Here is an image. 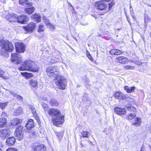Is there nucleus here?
Wrapping results in <instances>:
<instances>
[{
    "label": "nucleus",
    "mask_w": 151,
    "mask_h": 151,
    "mask_svg": "<svg viewBox=\"0 0 151 151\" xmlns=\"http://www.w3.org/2000/svg\"><path fill=\"white\" fill-rule=\"evenodd\" d=\"M110 54L111 55H115V49H112L110 51Z\"/></svg>",
    "instance_id": "obj_50"
},
{
    "label": "nucleus",
    "mask_w": 151,
    "mask_h": 151,
    "mask_svg": "<svg viewBox=\"0 0 151 151\" xmlns=\"http://www.w3.org/2000/svg\"><path fill=\"white\" fill-rule=\"evenodd\" d=\"M10 93L12 95L14 96V97H16L17 94L15 93V92L12 91H10Z\"/></svg>",
    "instance_id": "obj_52"
},
{
    "label": "nucleus",
    "mask_w": 151,
    "mask_h": 151,
    "mask_svg": "<svg viewBox=\"0 0 151 151\" xmlns=\"http://www.w3.org/2000/svg\"><path fill=\"white\" fill-rule=\"evenodd\" d=\"M137 64L139 65H142V63H140V62H138V63H137Z\"/></svg>",
    "instance_id": "obj_57"
},
{
    "label": "nucleus",
    "mask_w": 151,
    "mask_h": 151,
    "mask_svg": "<svg viewBox=\"0 0 151 151\" xmlns=\"http://www.w3.org/2000/svg\"><path fill=\"white\" fill-rule=\"evenodd\" d=\"M115 113L120 115H124L126 113V110L123 108L116 107L114 109Z\"/></svg>",
    "instance_id": "obj_15"
},
{
    "label": "nucleus",
    "mask_w": 151,
    "mask_h": 151,
    "mask_svg": "<svg viewBox=\"0 0 151 151\" xmlns=\"http://www.w3.org/2000/svg\"><path fill=\"white\" fill-rule=\"evenodd\" d=\"M11 61L17 65L20 64L22 62V58L21 55L17 53L12 54Z\"/></svg>",
    "instance_id": "obj_6"
},
{
    "label": "nucleus",
    "mask_w": 151,
    "mask_h": 151,
    "mask_svg": "<svg viewBox=\"0 0 151 151\" xmlns=\"http://www.w3.org/2000/svg\"><path fill=\"white\" fill-rule=\"evenodd\" d=\"M22 126H19L16 129L15 131V136L19 140H20L23 137V134L22 132Z\"/></svg>",
    "instance_id": "obj_9"
},
{
    "label": "nucleus",
    "mask_w": 151,
    "mask_h": 151,
    "mask_svg": "<svg viewBox=\"0 0 151 151\" xmlns=\"http://www.w3.org/2000/svg\"><path fill=\"white\" fill-rule=\"evenodd\" d=\"M16 140L15 138L13 137H9L6 140V143L9 146H12L15 143Z\"/></svg>",
    "instance_id": "obj_18"
},
{
    "label": "nucleus",
    "mask_w": 151,
    "mask_h": 151,
    "mask_svg": "<svg viewBox=\"0 0 151 151\" xmlns=\"http://www.w3.org/2000/svg\"><path fill=\"white\" fill-rule=\"evenodd\" d=\"M135 122L132 123V124L133 125L138 127L140 125L141 121L140 118L137 117L135 119Z\"/></svg>",
    "instance_id": "obj_26"
},
{
    "label": "nucleus",
    "mask_w": 151,
    "mask_h": 151,
    "mask_svg": "<svg viewBox=\"0 0 151 151\" xmlns=\"http://www.w3.org/2000/svg\"><path fill=\"white\" fill-rule=\"evenodd\" d=\"M50 103L51 105L53 106H57L58 105V102L54 99H51Z\"/></svg>",
    "instance_id": "obj_34"
},
{
    "label": "nucleus",
    "mask_w": 151,
    "mask_h": 151,
    "mask_svg": "<svg viewBox=\"0 0 151 151\" xmlns=\"http://www.w3.org/2000/svg\"><path fill=\"white\" fill-rule=\"evenodd\" d=\"M125 100L130 103L133 104L134 103L135 100L133 97H131L130 96L126 95Z\"/></svg>",
    "instance_id": "obj_29"
},
{
    "label": "nucleus",
    "mask_w": 151,
    "mask_h": 151,
    "mask_svg": "<svg viewBox=\"0 0 151 151\" xmlns=\"http://www.w3.org/2000/svg\"><path fill=\"white\" fill-rule=\"evenodd\" d=\"M36 25L35 23L32 22L27 26L23 27V28L27 33L32 32L35 29Z\"/></svg>",
    "instance_id": "obj_11"
},
{
    "label": "nucleus",
    "mask_w": 151,
    "mask_h": 151,
    "mask_svg": "<svg viewBox=\"0 0 151 151\" xmlns=\"http://www.w3.org/2000/svg\"><path fill=\"white\" fill-rule=\"evenodd\" d=\"M112 131V130L111 128H108L107 129L106 128L104 129V132H105L106 135H108L111 133Z\"/></svg>",
    "instance_id": "obj_41"
},
{
    "label": "nucleus",
    "mask_w": 151,
    "mask_h": 151,
    "mask_svg": "<svg viewBox=\"0 0 151 151\" xmlns=\"http://www.w3.org/2000/svg\"><path fill=\"white\" fill-rule=\"evenodd\" d=\"M25 127L27 130H30L33 127L34 125L33 120L32 119H29L26 124Z\"/></svg>",
    "instance_id": "obj_21"
},
{
    "label": "nucleus",
    "mask_w": 151,
    "mask_h": 151,
    "mask_svg": "<svg viewBox=\"0 0 151 151\" xmlns=\"http://www.w3.org/2000/svg\"><path fill=\"white\" fill-rule=\"evenodd\" d=\"M124 88L127 93H131L134 91L135 87L134 86L129 87L128 86H125L124 87Z\"/></svg>",
    "instance_id": "obj_22"
},
{
    "label": "nucleus",
    "mask_w": 151,
    "mask_h": 151,
    "mask_svg": "<svg viewBox=\"0 0 151 151\" xmlns=\"http://www.w3.org/2000/svg\"><path fill=\"white\" fill-rule=\"evenodd\" d=\"M144 149V148L143 147V146H142L141 148V150L140 151H142V150H143Z\"/></svg>",
    "instance_id": "obj_63"
},
{
    "label": "nucleus",
    "mask_w": 151,
    "mask_h": 151,
    "mask_svg": "<svg viewBox=\"0 0 151 151\" xmlns=\"http://www.w3.org/2000/svg\"><path fill=\"white\" fill-rule=\"evenodd\" d=\"M48 112L49 115L52 117L53 122L56 126L61 124L64 122V116L61 115L58 110L55 109H50Z\"/></svg>",
    "instance_id": "obj_1"
},
{
    "label": "nucleus",
    "mask_w": 151,
    "mask_h": 151,
    "mask_svg": "<svg viewBox=\"0 0 151 151\" xmlns=\"http://www.w3.org/2000/svg\"><path fill=\"white\" fill-rule=\"evenodd\" d=\"M16 51L19 53L24 52L25 50V45L22 43L16 42L15 44Z\"/></svg>",
    "instance_id": "obj_7"
},
{
    "label": "nucleus",
    "mask_w": 151,
    "mask_h": 151,
    "mask_svg": "<svg viewBox=\"0 0 151 151\" xmlns=\"http://www.w3.org/2000/svg\"><path fill=\"white\" fill-rule=\"evenodd\" d=\"M29 19V18L28 16L23 15L18 17V22L21 24H25L28 21Z\"/></svg>",
    "instance_id": "obj_14"
},
{
    "label": "nucleus",
    "mask_w": 151,
    "mask_h": 151,
    "mask_svg": "<svg viewBox=\"0 0 151 151\" xmlns=\"http://www.w3.org/2000/svg\"><path fill=\"white\" fill-rule=\"evenodd\" d=\"M103 1H104L105 2H109L111 0H102Z\"/></svg>",
    "instance_id": "obj_60"
},
{
    "label": "nucleus",
    "mask_w": 151,
    "mask_h": 151,
    "mask_svg": "<svg viewBox=\"0 0 151 151\" xmlns=\"http://www.w3.org/2000/svg\"><path fill=\"white\" fill-rule=\"evenodd\" d=\"M55 134L60 139H61L63 136V134L61 132H55Z\"/></svg>",
    "instance_id": "obj_42"
},
{
    "label": "nucleus",
    "mask_w": 151,
    "mask_h": 151,
    "mask_svg": "<svg viewBox=\"0 0 151 151\" xmlns=\"http://www.w3.org/2000/svg\"><path fill=\"white\" fill-rule=\"evenodd\" d=\"M22 120L21 119L18 118H15L13 119L12 121L11 122V124L13 126H15L19 124L22 122Z\"/></svg>",
    "instance_id": "obj_24"
},
{
    "label": "nucleus",
    "mask_w": 151,
    "mask_h": 151,
    "mask_svg": "<svg viewBox=\"0 0 151 151\" xmlns=\"http://www.w3.org/2000/svg\"><path fill=\"white\" fill-rule=\"evenodd\" d=\"M31 17L32 19H34L38 22H40L41 21V16L37 14H35L32 15L31 16Z\"/></svg>",
    "instance_id": "obj_27"
},
{
    "label": "nucleus",
    "mask_w": 151,
    "mask_h": 151,
    "mask_svg": "<svg viewBox=\"0 0 151 151\" xmlns=\"http://www.w3.org/2000/svg\"><path fill=\"white\" fill-rule=\"evenodd\" d=\"M11 76H10L8 73H5V71L0 68V77L4 79H7L11 78Z\"/></svg>",
    "instance_id": "obj_19"
},
{
    "label": "nucleus",
    "mask_w": 151,
    "mask_h": 151,
    "mask_svg": "<svg viewBox=\"0 0 151 151\" xmlns=\"http://www.w3.org/2000/svg\"><path fill=\"white\" fill-rule=\"evenodd\" d=\"M114 3L113 2H111L109 4V9H110L114 5Z\"/></svg>",
    "instance_id": "obj_54"
},
{
    "label": "nucleus",
    "mask_w": 151,
    "mask_h": 151,
    "mask_svg": "<svg viewBox=\"0 0 151 151\" xmlns=\"http://www.w3.org/2000/svg\"><path fill=\"white\" fill-rule=\"evenodd\" d=\"M136 116V114H135L129 113L127 116L128 120H132L134 119Z\"/></svg>",
    "instance_id": "obj_36"
},
{
    "label": "nucleus",
    "mask_w": 151,
    "mask_h": 151,
    "mask_svg": "<svg viewBox=\"0 0 151 151\" xmlns=\"http://www.w3.org/2000/svg\"><path fill=\"white\" fill-rule=\"evenodd\" d=\"M130 13H131V16H132V17H133V18H134V19H135L134 18H135V17H134V14L133 13V12H130Z\"/></svg>",
    "instance_id": "obj_56"
},
{
    "label": "nucleus",
    "mask_w": 151,
    "mask_h": 151,
    "mask_svg": "<svg viewBox=\"0 0 151 151\" xmlns=\"http://www.w3.org/2000/svg\"><path fill=\"white\" fill-rule=\"evenodd\" d=\"M47 75L50 77H56L59 73V70L57 66H50L46 69Z\"/></svg>",
    "instance_id": "obj_4"
},
{
    "label": "nucleus",
    "mask_w": 151,
    "mask_h": 151,
    "mask_svg": "<svg viewBox=\"0 0 151 151\" xmlns=\"http://www.w3.org/2000/svg\"><path fill=\"white\" fill-rule=\"evenodd\" d=\"M8 104V103L7 102L4 103L0 102V108H1L2 109H4L7 106Z\"/></svg>",
    "instance_id": "obj_38"
},
{
    "label": "nucleus",
    "mask_w": 151,
    "mask_h": 151,
    "mask_svg": "<svg viewBox=\"0 0 151 151\" xmlns=\"http://www.w3.org/2000/svg\"><path fill=\"white\" fill-rule=\"evenodd\" d=\"M90 55V54L89 52L88 51H86V55H87V56L88 55Z\"/></svg>",
    "instance_id": "obj_58"
},
{
    "label": "nucleus",
    "mask_w": 151,
    "mask_h": 151,
    "mask_svg": "<svg viewBox=\"0 0 151 151\" xmlns=\"http://www.w3.org/2000/svg\"><path fill=\"white\" fill-rule=\"evenodd\" d=\"M42 106L43 109H44L45 112L47 110L48 106V105L47 104L45 103L44 102H42Z\"/></svg>",
    "instance_id": "obj_39"
},
{
    "label": "nucleus",
    "mask_w": 151,
    "mask_h": 151,
    "mask_svg": "<svg viewBox=\"0 0 151 151\" xmlns=\"http://www.w3.org/2000/svg\"><path fill=\"white\" fill-rule=\"evenodd\" d=\"M22 112V109L20 107H18L14 111V115H15L19 114Z\"/></svg>",
    "instance_id": "obj_31"
},
{
    "label": "nucleus",
    "mask_w": 151,
    "mask_h": 151,
    "mask_svg": "<svg viewBox=\"0 0 151 151\" xmlns=\"http://www.w3.org/2000/svg\"><path fill=\"white\" fill-rule=\"evenodd\" d=\"M32 61L30 60H26L22 63V66L19 68L20 70L30 71Z\"/></svg>",
    "instance_id": "obj_5"
},
{
    "label": "nucleus",
    "mask_w": 151,
    "mask_h": 151,
    "mask_svg": "<svg viewBox=\"0 0 151 151\" xmlns=\"http://www.w3.org/2000/svg\"><path fill=\"white\" fill-rule=\"evenodd\" d=\"M125 94L122 92H116L114 94V96L116 99L124 100L126 98Z\"/></svg>",
    "instance_id": "obj_17"
},
{
    "label": "nucleus",
    "mask_w": 151,
    "mask_h": 151,
    "mask_svg": "<svg viewBox=\"0 0 151 151\" xmlns=\"http://www.w3.org/2000/svg\"><path fill=\"white\" fill-rule=\"evenodd\" d=\"M116 61L122 64L127 63L129 62L128 58L123 56H119L115 58Z\"/></svg>",
    "instance_id": "obj_13"
},
{
    "label": "nucleus",
    "mask_w": 151,
    "mask_h": 151,
    "mask_svg": "<svg viewBox=\"0 0 151 151\" xmlns=\"http://www.w3.org/2000/svg\"><path fill=\"white\" fill-rule=\"evenodd\" d=\"M47 26L49 28L50 30L52 31L55 28L54 25L50 23Z\"/></svg>",
    "instance_id": "obj_40"
},
{
    "label": "nucleus",
    "mask_w": 151,
    "mask_h": 151,
    "mask_svg": "<svg viewBox=\"0 0 151 151\" xmlns=\"http://www.w3.org/2000/svg\"><path fill=\"white\" fill-rule=\"evenodd\" d=\"M29 84L32 86L34 87H37V82L35 79H32L29 80Z\"/></svg>",
    "instance_id": "obj_28"
},
{
    "label": "nucleus",
    "mask_w": 151,
    "mask_h": 151,
    "mask_svg": "<svg viewBox=\"0 0 151 151\" xmlns=\"http://www.w3.org/2000/svg\"><path fill=\"white\" fill-rule=\"evenodd\" d=\"M122 54L123 52L121 51L118 49H115V55H119Z\"/></svg>",
    "instance_id": "obj_48"
},
{
    "label": "nucleus",
    "mask_w": 151,
    "mask_h": 151,
    "mask_svg": "<svg viewBox=\"0 0 151 151\" xmlns=\"http://www.w3.org/2000/svg\"><path fill=\"white\" fill-rule=\"evenodd\" d=\"M51 62L52 63H55V61H53L52 60H51Z\"/></svg>",
    "instance_id": "obj_64"
},
{
    "label": "nucleus",
    "mask_w": 151,
    "mask_h": 151,
    "mask_svg": "<svg viewBox=\"0 0 151 151\" xmlns=\"http://www.w3.org/2000/svg\"><path fill=\"white\" fill-rule=\"evenodd\" d=\"M6 116V114L4 112H2L1 115V117H4V116Z\"/></svg>",
    "instance_id": "obj_55"
},
{
    "label": "nucleus",
    "mask_w": 151,
    "mask_h": 151,
    "mask_svg": "<svg viewBox=\"0 0 151 151\" xmlns=\"http://www.w3.org/2000/svg\"><path fill=\"white\" fill-rule=\"evenodd\" d=\"M6 151H17V150L15 148H9L6 150Z\"/></svg>",
    "instance_id": "obj_49"
},
{
    "label": "nucleus",
    "mask_w": 151,
    "mask_h": 151,
    "mask_svg": "<svg viewBox=\"0 0 151 151\" xmlns=\"http://www.w3.org/2000/svg\"><path fill=\"white\" fill-rule=\"evenodd\" d=\"M144 21L145 22H147L150 21V19L148 15L145 14L144 15Z\"/></svg>",
    "instance_id": "obj_44"
},
{
    "label": "nucleus",
    "mask_w": 151,
    "mask_h": 151,
    "mask_svg": "<svg viewBox=\"0 0 151 151\" xmlns=\"http://www.w3.org/2000/svg\"><path fill=\"white\" fill-rule=\"evenodd\" d=\"M15 97L17 99H19V100H22L23 99V97L22 96L17 94V95Z\"/></svg>",
    "instance_id": "obj_51"
},
{
    "label": "nucleus",
    "mask_w": 151,
    "mask_h": 151,
    "mask_svg": "<svg viewBox=\"0 0 151 151\" xmlns=\"http://www.w3.org/2000/svg\"><path fill=\"white\" fill-rule=\"evenodd\" d=\"M7 119L5 117L0 118V128H2L6 125Z\"/></svg>",
    "instance_id": "obj_23"
},
{
    "label": "nucleus",
    "mask_w": 151,
    "mask_h": 151,
    "mask_svg": "<svg viewBox=\"0 0 151 151\" xmlns=\"http://www.w3.org/2000/svg\"><path fill=\"white\" fill-rule=\"evenodd\" d=\"M89 132L87 131H83L81 133L80 136L83 137H88L89 136Z\"/></svg>",
    "instance_id": "obj_33"
},
{
    "label": "nucleus",
    "mask_w": 151,
    "mask_h": 151,
    "mask_svg": "<svg viewBox=\"0 0 151 151\" xmlns=\"http://www.w3.org/2000/svg\"><path fill=\"white\" fill-rule=\"evenodd\" d=\"M31 69L30 71L33 72H37L39 71V66L37 65L34 62L32 61L31 67Z\"/></svg>",
    "instance_id": "obj_20"
},
{
    "label": "nucleus",
    "mask_w": 151,
    "mask_h": 151,
    "mask_svg": "<svg viewBox=\"0 0 151 151\" xmlns=\"http://www.w3.org/2000/svg\"><path fill=\"white\" fill-rule=\"evenodd\" d=\"M19 3L23 5H28L31 6L32 4V3L29 2L28 0H19Z\"/></svg>",
    "instance_id": "obj_30"
},
{
    "label": "nucleus",
    "mask_w": 151,
    "mask_h": 151,
    "mask_svg": "<svg viewBox=\"0 0 151 151\" xmlns=\"http://www.w3.org/2000/svg\"><path fill=\"white\" fill-rule=\"evenodd\" d=\"M30 108L32 111V113L33 114L35 117H36V119H37V118L38 119V117L37 116V113L36 112V110L35 108L32 106H30Z\"/></svg>",
    "instance_id": "obj_35"
},
{
    "label": "nucleus",
    "mask_w": 151,
    "mask_h": 151,
    "mask_svg": "<svg viewBox=\"0 0 151 151\" xmlns=\"http://www.w3.org/2000/svg\"><path fill=\"white\" fill-rule=\"evenodd\" d=\"M127 109L128 111H133L135 112L136 111V108L130 105H129L128 106Z\"/></svg>",
    "instance_id": "obj_37"
},
{
    "label": "nucleus",
    "mask_w": 151,
    "mask_h": 151,
    "mask_svg": "<svg viewBox=\"0 0 151 151\" xmlns=\"http://www.w3.org/2000/svg\"><path fill=\"white\" fill-rule=\"evenodd\" d=\"M95 5L97 9L101 10H106L107 7V5L104 3L102 1L96 2L95 3Z\"/></svg>",
    "instance_id": "obj_10"
},
{
    "label": "nucleus",
    "mask_w": 151,
    "mask_h": 151,
    "mask_svg": "<svg viewBox=\"0 0 151 151\" xmlns=\"http://www.w3.org/2000/svg\"><path fill=\"white\" fill-rule=\"evenodd\" d=\"M6 19L10 22L17 21L18 22V16L13 13H9L8 17H6Z\"/></svg>",
    "instance_id": "obj_12"
},
{
    "label": "nucleus",
    "mask_w": 151,
    "mask_h": 151,
    "mask_svg": "<svg viewBox=\"0 0 151 151\" xmlns=\"http://www.w3.org/2000/svg\"><path fill=\"white\" fill-rule=\"evenodd\" d=\"M33 148L35 151H45L46 150V147L43 145L41 144L34 146Z\"/></svg>",
    "instance_id": "obj_16"
},
{
    "label": "nucleus",
    "mask_w": 151,
    "mask_h": 151,
    "mask_svg": "<svg viewBox=\"0 0 151 151\" xmlns=\"http://www.w3.org/2000/svg\"><path fill=\"white\" fill-rule=\"evenodd\" d=\"M11 132L9 129H4L0 130V137L4 139L9 136Z\"/></svg>",
    "instance_id": "obj_8"
},
{
    "label": "nucleus",
    "mask_w": 151,
    "mask_h": 151,
    "mask_svg": "<svg viewBox=\"0 0 151 151\" xmlns=\"http://www.w3.org/2000/svg\"><path fill=\"white\" fill-rule=\"evenodd\" d=\"M0 46L2 49H4L6 52H11L14 49V47L12 43L8 40H0Z\"/></svg>",
    "instance_id": "obj_2"
},
{
    "label": "nucleus",
    "mask_w": 151,
    "mask_h": 151,
    "mask_svg": "<svg viewBox=\"0 0 151 151\" xmlns=\"http://www.w3.org/2000/svg\"><path fill=\"white\" fill-rule=\"evenodd\" d=\"M127 20L128 21V22L129 23H130L129 21L130 20V19L129 18V17H127Z\"/></svg>",
    "instance_id": "obj_61"
},
{
    "label": "nucleus",
    "mask_w": 151,
    "mask_h": 151,
    "mask_svg": "<svg viewBox=\"0 0 151 151\" xmlns=\"http://www.w3.org/2000/svg\"><path fill=\"white\" fill-rule=\"evenodd\" d=\"M21 74L23 76L27 78H29L33 76L32 73L27 72H22Z\"/></svg>",
    "instance_id": "obj_32"
},
{
    "label": "nucleus",
    "mask_w": 151,
    "mask_h": 151,
    "mask_svg": "<svg viewBox=\"0 0 151 151\" xmlns=\"http://www.w3.org/2000/svg\"><path fill=\"white\" fill-rule=\"evenodd\" d=\"M124 68L126 69L134 70V66L129 65H126L124 66Z\"/></svg>",
    "instance_id": "obj_46"
},
{
    "label": "nucleus",
    "mask_w": 151,
    "mask_h": 151,
    "mask_svg": "<svg viewBox=\"0 0 151 151\" xmlns=\"http://www.w3.org/2000/svg\"><path fill=\"white\" fill-rule=\"evenodd\" d=\"M43 18L46 25L47 26L50 23L49 22V20L45 17H43Z\"/></svg>",
    "instance_id": "obj_45"
},
{
    "label": "nucleus",
    "mask_w": 151,
    "mask_h": 151,
    "mask_svg": "<svg viewBox=\"0 0 151 151\" xmlns=\"http://www.w3.org/2000/svg\"><path fill=\"white\" fill-rule=\"evenodd\" d=\"M36 135V133L35 132H30L29 136L31 137L35 138Z\"/></svg>",
    "instance_id": "obj_47"
},
{
    "label": "nucleus",
    "mask_w": 151,
    "mask_h": 151,
    "mask_svg": "<svg viewBox=\"0 0 151 151\" xmlns=\"http://www.w3.org/2000/svg\"><path fill=\"white\" fill-rule=\"evenodd\" d=\"M44 26L43 25H40L38 28V32H40L44 31Z\"/></svg>",
    "instance_id": "obj_43"
},
{
    "label": "nucleus",
    "mask_w": 151,
    "mask_h": 151,
    "mask_svg": "<svg viewBox=\"0 0 151 151\" xmlns=\"http://www.w3.org/2000/svg\"><path fill=\"white\" fill-rule=\"evenodd\" d=\"M42 99L43 100L46 101L47 100V99L45 97H43V98H42Z\"/></svg>",
    "instance_id": "obj_62"
},
{
    "label": "nucleus",
    "mask_w": 151,
    "mask_h": 151,
    "mask_svg": "<svg viewBox=\"0 0 151 151\" xmlns=\"http://www.w3.org/2000/svg\"><path fill=\"white\" fill-rule=\"evenodd\" d=\"M87 56L88 58L91 61H93V58L91 56V55H88Z\"/></svg>",
    "instance_id": "obj_53"
},
{
    "label": "nucleus",
    "mask_w": 151,
    "mask_h": 151,
    "mask_svg": "<svg viewBox=\"0 0 151 151\" xmlns=\"http://www.w3.org/2000/svg\"><path fill=\"white\" fill-rule=\"evenodd\" d=\"M55 83L58 88L60 89H65L66 81L64 77L59 76L55 79Z\"/></svg>",
    "instance_id": "obj_3"
},
{
    "label": "nucleus",
    "mask_w": 151,
    "mask_h": 151,
    "mask_svg": "<svg viewBox=\"0 0 151 151\" xmlns=\"http://www.w3.org/2000/svg\"><path fill=\"white\" fill-rule=\"evenodd\" d=\"M35 10V8L32 6L31 7H28L26 8L25 9V11L27 14H31L34 12Z\"/></svg>",
    "instance_id": "obj_25"
},
{
    "label": "nucleus",
    "mask_w": 151,
    "mask_h": 151,
    "mask_svg": "<svg viewBox=\"0 0 151 151\" xmlns=\"http://www.w3.org/2000/svg\"><path fill=\"white\" fill-rule=\"evenodd\" d=\"M131 9H132V11L133 12V10L132 8V7L130 5V12H131Z\"/></svg>",
    "instance_id": "obj_59"
}]
</instances>
